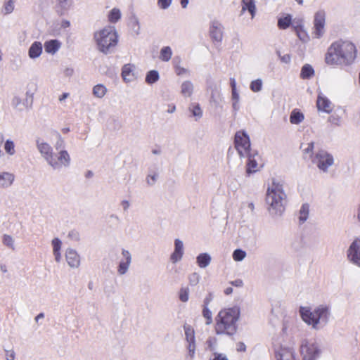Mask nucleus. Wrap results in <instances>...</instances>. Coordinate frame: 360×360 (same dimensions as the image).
I'll list each match as a JSON object with an SVG mask.
<instances>
[{
  "label": "nucleus",
  "mask_w": 360,
  "mask_h": 360,
  "mask_svg": "<svg viewBox=\"0 0 360 360\" xmlns=\"http://www.w3.org/2000/svg\"><path fill=\"white\" fill-rule=\"evenodd\" d=\"M357 50L355 44L349 40L339 39L333 42L325 56L328 65L349 66L356 58Z\"/></svg>",
  "instance_id": "1"
},
{
  "label": "nucleus",
  "mask_w": 360,
  "mask_h": 360,
  "mask_svg": "<svg viewBox=\"0 0 360 360\" xmlns=\"http://www.w3.org/2000/svg\"><path fill=\"white\" fill-rule=\"evenodd\" d=\"M299 314L302 320L312 329L319 330L329 322L331 316V307L327 304H321L311 307L301 306Z\"/></svg>",
  "instance_id": "2"
},
{
  "label": "nucleus",
  "mask_w": 360,
  "mask_h": 360,
  "mask_svg": "<svg viewBox=\"0 0 360 360\" xmlns=\"http://www.w3.org/2000/svg\"><path fill=\"white\" fill-rule=\"evenodd\" d=\"M240 317V308L238 306L221 309L215 317V333L217 335H233L237 332Z\"/></svg>",
  "instance_id": "3"
},
{
  "label": "nucleus",
  "mask_w": 360,
  "mask_h": 360,
  "mask_svg": "<svg viewBox=\"0 0 360 360\" xmlns=\"http://www.w3.org/2000/svg\"><path fill=\"white\" fill-rule=\"evenodd\" d=\"M286 194L283 184L274 179L266 193L267 210L272 217H280L285 211Z\"/></svg>",
  "instance_id": "4"
},
{
  "label": "nucleus",
  "mask_w": 360,
  "mask_h": 360,
  "mask_svg": "<svg viewBox=\"0 0 360 360\" xmlns=\"http://www.w3.org/2000/svg\"><path fill=\"white\" fill-rule=\"evenodd\" d=\"M93 40L97 50L108 55L115 49L119 41V34L115 26L108 25L96 30L93 34Z\"/></svg>",
  "instance_id": "5"
},
{
  "label": "nucleus",
  "mask_w": 360,
  "mask_h": 360,
  "mask_svg": "<svg viewBox=\"0 0 360 360\" xmlns=\"http://www.w3.org/2000/svg\"><path fill=\"white\" fill-rule=\"evenodd\" d=\"M300 352L302 360H318L322 354L321 347L318 342L307 339L302 340Z\"/></svg>",
  "instance_id": "6"
},
{
  "label": "nucleus",
  "mask_w": 360,
  "mask_h": 360,
  "mask_svg": "<svg viewBox=\"0 0 360 360\" xmlns=\"http://www.w3.org/2000/svg\"><path fill=\"white\" fill-rule=\"evenodd\" d=\"M47 165L56 171H60L63 168H68L71 164V158L66 150L53 153V155L47 161Z\"/></svg>",
  "instance_id": "7"
},
{
  "label": "nucleus",
  "mask_w": 360,
  "mask_h": 360,
  "mask_svg": "<svg viewBox=\"0 0 360 360\" xmlns=\"http://www.w3.org/2000/svg\"><path fill=\"white\" fill-rule=\"evenodd\" d=\"M312 162L323 172H327L334 164L333 156L325 150H319L311 159Z\"/></svg>",
  "instance_id": "8"
},
{
  "label": "nucleus",
  "mask_w": 360,
  "mask_h": 360,
  "mask_svg": "<svg viewBox=\"0 0 360 360\" xmlns=\"http://www.w3.org/2000/svg\"><path fill=\"white\" fill-rule=\"evenodd\" d=\"M186 341L184 360H194L196 354V343L194 330L191 326H184Z\"/></svg>",
  "instance_id": "9"
},
{
  "label": "nucleus",
  "mask_w": 360,
  "mask_h": 360,
  "mask_svg": "<svg viewBox=\"0 0 360 360\" xmlns=\"http://www.w3.org/2000/svg\"><path fill=\"white\" fill-rule=\"evenodd\" d=\"M235 147L240 157L248 155L250 153V140L248 134L242 130L235 134Z\"/></svg>",
  "instance_id": "10"
},
{
  "label": "nucleus",
  "mask_w": 360,
  "mask_h": 360,
  "mask_svg": "<svg viewBox=\"0 0 360 360\" xmlns=\"http://www.w3.org/2000/svg\"><path fill=\"white\" fill-rule=\"evenodd\" d=\"M326 12L323 10L318 11L314 18L312 37L315 39L321 38L325 34Z\"/></svg>",
  "instance_id": "11"
},
{
  "label": "nucleus",
  "mask_w": 360,
  "mask_h": 360,
  "mask_svg": "<svg viewBox=\"0 0 360 360\" xmlns=\"http://www.w3.org/2000/svg\"><path fill=\"white\" fill-rule=\"evenodd\" d=\"M347 260L360 269V238H356L347 250Z\"/></svg>",
  "instance_id": "12"
},
{
  "label": "nucleus",
  "mask_w": 360,
  "mask_h": 360,
  "mask_svg": "<svg viewBox=\"0 0 360 360\" xmlns=\"http://www.w3.org/2000/svg\"><path fill=\"white\" fill-rule=\"evenodd\" d=\"M274 356L276 360H298L294 347L285 345L275 347Z\"/></svg>",
  "instance_id": "13"
},
{
  "label": "nucleus",
  "mask_w": 360,
  "mask_h": 360,
  "mask_svg": "<svg viewBox=\"0 0 360 360\" xmlns=\"http://www.w3.org/2000/svg\"><path fill=\"white\" fill-rule=\"evenodd\" d=\"M33 102V94L30 91L26 92V98L22 100L19 96L15 95L11 100V105L13 108L22 111L32 107Z\"/></svg>",
  "instance_id": "14"
},
{
  "label": "nucleus",
  "mask_w": 360,
  "mask_h": 360,
  "mask_svg": "<svg viewBox=\"0 0 360 360\" xmlns=\"http://www.w3.org/2000/svg\"><path fill=\"white\" fill-rule=\"evenodd\" d=\"M297 321L294 317H285L282 323L281 333L289 337L293 335L297 330Z\"/></svg>",
  "instance_id": "15"
},
{
  "label": "nucleus",
  "mask_w": 360,
  "mask_h": 360,
  "mask_svg": "<svg viewBox=\"0 0 360 360\" xmlns=\"http://www.w3.org/2000/svg\"><path fill=\"white\" fill-rule=\"evenodd\" d=\"M36 147L41 156L47 162L54 153L53 147L48 142L40 138L36 140Z\"/></svg>",
  "instance_id": "16"
},
{
  "label": "nucleus",
  "mask_w": 360,
  "mask_h": 360,
  "mask_svg": "<svg viewBox=\"0 0 360 360\" xmlns=\"http://www.w3.org/2000/svg\"><path fill=\"white\" fill-rule=\"evenodd\" d=\"M184 255V245L181 240L176 238L174 243V250L170 255L169 259L172 264L180 262Z\"/></svg>",
  "instance_id": "17"
},
{
  "label": "nucleus",
  "mask_w": 360,
  "mask_h": 360,
  "mask_svg": "<svg viewBox=\"0 0 360 360\" xmlns=\"http://www.w3.org/2000/svg\"><path fill=\"white\" fill-rule=\"evenodd\" d=\"M316 106L318 110L326 113H330L333 108L332 102L321 91L318 94Z\"/></svg>",
  "instance_id": "18"
},
{
  "label": "nucleus",
  "mask_w": 360,
  "mask_h": 360,
  "mask_svg": "<svg viewBox=\"0 0 360 360\" xmlns=\"http://www.w3.org/2000/svg\"><path fill=\"white\" fill-rule=\"evenodd\" d=\"M65 256L66 262L70 268H79L81 264V257L75 249L68 248L65 250Z\"/></svg>",
  "instance_id": "19"
},
{
  "label": "nucleus",
  "mask_w": 360,
  "mask_h": 360,
  "mask_svg": "<svg viewBox=\"0 0 360 360\" xmlns=\"http://www.w3.org/2000/svg\"><path fill=\"white\" fill-rule=\"evenodd\" d=\"M136 67L133 64H125L122 68V77L124 82L131 83L137 78L136 73Z\"/></svg>",
  "instance_id": "20"
},
{
  "label": "nucleus",
  "mask_w": 360,
  "mask_h": 360,
  "mask_svg": "<svg viewBox=\"0 0 360 360\" xmlns=\"http://www.w3.org/2000/svg\"><path fill=\"white\" fill-rule=\"evenodd\" d=\"M223 25L217 20L211 22L210 34L211 38L217 42H220L223 38Z\"/></svg>",
  "instance_id": "21"
},
{
  "label": "nucleus",
  "mask_w": 360,
  "mask_h": 360,
  "mask_svg": "<svg viewBox=\"0 0 360 360\" xmlns=\"http://www.w3.org/2000/svg\"><path fill=\"white\" fill-rule=\"evenodd\" d=\"M73 4V0H56V11L60 15H65L72 8Z\"/></svg>",
  "instance_id": "22"
},
{
  "label": "nucleus",
  "mask_w": 360,
  "mask_h": 360,
  "mask_svg": "<svg viewBox=\"0 0 360 360\" xmlns=\"http://www.w3.org/2000/svg\"><path fill=\"white\" fill-rule=\"evenodd\" d=\"M43 46L40 41H34L28 50V56L32 60H35L40 57L42 53Z\"/></svg>",
  "instance_id": "23"
},
{
  "label": "nucleus",
  "mask_w": 360,
  "mask_h": 360,
  "mask_svg": "<svg viewBox=\"0 0 360 360\" xmlns=\"http://www.w3.org/2000/svg\"><path fill=\"white\" fill-rule=\"evenodd\" d=\"M248 11L253 19L256 15V1L255 0H241V12Z\"/></svg>",
  "instance_id": "24"
},
{
  "label": "nucleus",
  "mask_w": 360,
  "mask_h": 360,
  "mask_svg": "<svg viewBox=\"0 0 360 360\" xmlns=\"http://www.w3.org/2000/svg\"><path fill=\"white\" fill-rule=\"evenodd\" d=\"M15 176L8 172H0V188H9L13 183Z\"/></svg>",
  "instance_id": "25"
},
{
  "label": "nucleus",
  "mask_w": 360,
  "mask_h": 360,
  "mask_svg": "<svg viewBox=\"0 0 360 360\" xmlns=\"http://www.w3.org/2000/svg\"><path fill=\"white\" fill-rule=\"evenodd\" d=\"M61 47V42L58 39H51L45 41V51L51 55H54Z\"/></svg>",
  "instance_id": "26"
},
{
  "label": "nucleus",
  "mask_w": 360,
  "mask_h": 360,
  "mask_svg": "<svg viewBox=\"0 0 360 360\" xmlns=\"http://www.w3.org/2000/svg\"><path fill=\"white\" fill-rule=\"evenodd\" d=\"M194 91V85L191 80L184 81L180 86V93L184 98L191 97Z\"/></svg>",
  "instance_id": "27"
},
{
  "label": "nucleus",
  "mask_w": 360,
  "mask_h": 360,
  "mask_svg": "<svg viewBox=\"0 0 360 360\" xmlns=\"http://www.w3.org/2000/svg\"><path fill=\"white\" fill-rule=\"evenodd\" d=\"M212 262V257L207 252L200 253L196 257V264L198 266L200 269L207 268Z\"/></svg>",
  "instance_id": "28"
},
{
  "label": "nucleus",
  "mask_w": 360,
  "mask_h": 360,
  "mask_svg": "<svg viewBox=\"0 0 360 360\" xmlns=\"http://www.w3.org/2000/svg\"><path fill=\"white\" fill-rule=\"evenodd\" d=\"M304 120V115L300 109H293L290 115V122L292 124H300Z\"/></svg>",
  "instance_id": "29"
},
{
  "label": "nucleus",
  "mask_w": 360,
  "mask_h": 360,
  "mask_svg": "<svg viewBox=\"0 0 360 360\" xmlns=\"http://www.w3.org/2000/svg\"><path fill=\"white\" fill-rule=\"evenodd\" d=\"M51 245L53 246V254L55 260L57 262H60L62 258L60 253L62 242L58 238H55L52 240Z\"/></svg>",
  "instance_id": "30"
},
{
  "label": "nucleus",
  "mask_w": 360,
  "mask_h": 360,
  "mask_svg": "<svg viewBox=\"0 0 360 360\" xmlns=\"http://www.w3.org/2000/svg\"><path fill=\"white\" fill-rule=\"evenodd\" d=\"M129 25L133 36H139L141 33V25L139 18L136 15H132L129 19Z\"/></svg>",
  "instance_id": "31"
},
{
  "label": "nucleus",
  "mask_w": 360,
  "mask_h": 360,
  "mask_svg": "<svg viewBox=\"0 0 360 360\" xmlns=\"http://www.w3.org/2000/svg\"><path fill=\"white\" fill-rule=\"evenodd\" d=\"M343 115V110H335L331 115L329 116L328 121L334 126H340L342 122Z\"/></svg>",
  "instance_id": "32"
},
{
  "label": "nucleus",
  "mask_w": 360,
  "mask_h": 360,
  "mask_svg": "<svg viewBox=\"0 0 360 360\" xmlns=\"http://www.w3.org/2000/svg\"><path fill=\"white\" fill-rule=\"evenodd\" d=\"M245 157L248 158L246 169L247 174H250L256 172L258 169V164L257 160L255 159V157L252 155L250 153L248 155H245Z\"/></svg>",
  "instance_id": "33"
},
{
  "label": "nucleus",
  "mask_w": 360,
  "mask_h": 360,
  "mask_svg": "<svg viewBox=\"0 0 360 360\" xmlns=\"http://www.w3.org/2000/svg\"><path fill=\"white\" fill-rule=\"evenodd\" d=\"M122 18V13L120 8H113L111 9L108 14V20L109 22L115 24L117 23Z\"/></svg>",
  "instance_id": "34"
},
{
  "label": "nucleus",
  "mask_w": 360,
  "mask_h": 360,
  "mask_svg": "<svg viewBox=\"0 0 360 360\" xmlns=\"http://www.w3.org/2000/svg\"><path fill=\"white\" fill-rule=\"evenodd\" d=\"M173 52L169 46H163L160 51L159 58L161 61L168 62L171 60Z\"/></svg>",
  "instance_id": "35"
},
{
  "label": "nucleus",
  "mask_w": 360,
  "mask_h": 360,
  "mask_svg": "<svg viewBox=\"0 0 360 360\" xmlns=\"http://www.w3.org/2000/svg\"><path fill=\"white\" fill-rule=\"evenodd\" d=\"M314 75V70L309 64H305L301 69L300 77L303 79H310Z\"/></svg>",
  "instance_id": "36"
},
{
  "label": "nucleus",
  "mask_w": 360,
  "mask_h": 360,
  "mask_svg": "<svg viewBox=\"0 0 360 360\" xmlns=\"http://www.w3.org/2000/svg\"><path fill=\"white\" fill-rule=\"evenodd\" d=\"M188 110L191 115L198 120L202 117V110L198 103H192L189 105Z\"/></svg>",
  "instance_id": "37"
},
{
  "label": "nucleus",
  "mask_w": 360,
  "mask_h": 360,
  "mask_svg": "<svg viewBox=\"0 0 360 360\" xmlns=\"http://www.w3.org/2000/svg\"><path fill=\"white\" fill-rule=\"evenodd\" d=\"M107 91V88L105 85L98 84L93 87L92 94L95 97L98 98H102L106 94Z\"/></svg>",
  "instance_id": "38"
},
{
  "label": "nucleus",
  "mask_w": 360,
  "mask_h": 360,
  "mask_svg": "<svg viewBox=\"0 0 360 360\" xmlns=\"http://www.w3.org/2000/svg\"><path fill=\"white\" fill-rule=\"evenodd\" d=\"M231 101L233 110L236 112L240 109V95L237 90H231Z\"/></svg>",
  "instance_id": "39"
},
{
  "label": "nucleus",
  "mask_w": 360,
  "mask_h": 360,
  "mask_svg": "<svg viewBox=\"0 0 360 360\" xmlns=\"http://www.w3.org/2000/svg\"><path fill=\"white\" fill-rule=\"evenodd\" d=\"M160 79L159 72L157 70H150L146 76V82L148 84H153L157 82Z\"/></svg>",
  "instance_id": "40"
},
{
  "label": "nucleus",
  "mask_w": 360,
  "mask_h": 360,
  "mask_svg": "<svg viewBox=\"0 0 360 360\" xmlns=\"http://www.w3.org/2000/svg\"><path fill=\"white\" fill-rule=\"evenodd\" d=\"M4 148L7 155L13 156L15 154V145L11 139H6L5 141Z\"/></svg>",
  "instance_id": "41"
},
{
  "label": "nucleus",
  "mask_w": 360,
  "mask_h": 360,
  "mask_svg": "<svg viewBox=\"0 0 360 360\" xmlns=\"http://www.w3.org/2000/svg\"><path fill=\"white\" fill-rule=\"evenodd\" d=\"M190 289L188 286H181L179 290V299L182 302H187L189 300Z\"/></svg>",
  "instance_id": "42"
},
{
  "label": "nucleus",
  "mask_w": 360,
  "mask_h": 360,
  "mask_svg": "<svg viewBox=\"0 0 360 360\" xmlns=\"http://www.w3.org/2000/svg\"><path fill=\"white\" fill-rule=\"evenodd\" d=\"M15 0H6L2 8V13L4 15H8L13 13L15 8Z\"/></svg>",
  "instance_id": "43"
},
{
  "label": "nucleus",
  "mask_w": 360,
  "mask_h": 360,
  "mask_svg": "<svg viewBox=\"0 0 360 360\" xmlns=\"http://www.w3.org/2000/svg\"><path fill=\"white\" fill-rule=\"evenodd\" d=\"M309 205L307 204L302 205L299 212V221L300 224H302L307 221L309 217Z\"/></svg>",
  "instance_id": "44"
},
{
  "label": "nucleus",
  "mask_w": 360,
  "mask_h": 360,
  "mask_svg": "<svg viewBox=\"0 0 360 360\" xmlns=\"http://www.w3.org/2000/svg\"><path fill=\"white\" fill-rule=\"evenodd\" d=\"M292 20L290 15H287L285 17L280 18L278 20V27L280 29L285 30L289 27Z\"/></svg>",
  "instance_id": "45"
},
{
  "label": "nucleus",
  "mask_w": 360,
  "mask_h": 360,
  "mask_svg": "<svg viewBox=\"0 0 360 360\" xmlns=\"http://www.w3.org/2000/svg\"><path fill=\"white\" fill-rule=\"evenodd\" d=\"M2 243L8 248H9L12 250H15V240L11 236L8 235V234H4L2 238Z\"/></svg>",
  "instance_id": "46"
},
{
  "label": "nucleus",
  "mask_w": 360,
  "mask_h": 360,
  "mask_svg": "<svg viewBox=\"0 0 360 360\" xmlns=\"http://www.w3.org/2000/svg\"><path fill=\"white\" fill-rule=\"evenodd\" d=\"M263 86V81L262 79H257L252 80L250 84V89L254 93H257L262 91Z\"/></svg>",
  "instance_id": "47"
},
{
  "label": "nucleus",
  "mask_w": 360,
  "mask_h": 360,
  "mask_svg": "<svg viewBox=\"0 0 360 360\" xmlns=\"http://www.w3.org/2000/svg\"><path fill=\"white\" fill-rule=\"evenodd\" d=\"M206 349L216 353L215 351L217 349V340L214 337H210L205 342Z\"/></svg>",
  "instance_id": "48"
},
{
  "label": "nucleus",
  "mask_w": 360,
  "mask_h": 360,
  "mask_svg": "<svg viewBox=\"0 0 360 360\" xmlns=\"http://www.w3.org/2000/svg\"><path fill=\"white\" fill-rule=\"evenodd\" d=\"M202 314L206 320L205 323L207 325L212 323V313L208 306H202Z\"/></svg>",
  "instance_id": "49"
},
{
  "label": "nucleus",
  "mask_w": 360,
  "mask_h": 360,
  "mask_svg": "<svg viewBox=\"0 0 360 360\" xmlns=\"http://www.w3.org/2000/svg\"><path fill=\"white\" fill-rule=\"evenodd\" d=\"M57 140L54 147L57 151L65 150V141L59 133L56 134Z\"/></svg>",
  "instance_id": "50"
},
{
  "label": "nucleus",
  "mask_w": 360,
  "mask_h": 360,
  "mask_svg": "<svg viewBox=\"0 0 360 360\" xmlns=\"http://www.w3.org/2000/svg\"><path fill=\"white\" fill-rule=\"evenodd\" d=\"M246 255L245 251L241 249H236L233 251L232 257L234 261L240 262L245 258Z\"/></svg>",
  "instance_id": "51"
},
{
  "label": "nucleus",
  "mask_w": 360,
  "mask_h": 360,
  "mask_svg": "<svg viewBox=\"0 0 360 360\" xmlns=\"http://www.w3.org/2000/svg\"><path fill=\"white\" fill-rule=\"evenodd\" d=\"M130 266H131V264L119 262V264H118V266L117 268V274L120 276H123V275L126 274L128 272Z\"/></svg>",
  "instance_id": "52"
},
{
  "label": "nucleus",
  "mask_w": 360,
  "mask_h": 360,
  "mask_svg": "<svg viewBox=\"0 0 360 360\" xmlns=\"http://www.w3.org/2000/svg\"><path fill=\"white\" fill-rule=\"evenodd\" d=\"M188 283L191 286H195L200 280V276L197 272H193L188 276Z\"/></svg>",
  "instance_id": "53"
},
{
  "label": "nucleus",
  "mask_w": 360,
  "mask_h": 360,
  "mask_svg": "<svg viewBox=\"0 0 360 360\" xmlns=\"http://www.w3.org/2000/svg\"><path fill=\"white\" fill-rule=\"evenodd\" d=\"M121 255L122 258L120 259V262L131 264L132 256L129 250L126 249H122Z\"/></svg>",
  "instance_id": "54"
},
{
  "label": "nucleus",
  "mask_w": 360,
  "mask_h": 360,
  "mask_svg": "<svg viewBox=\"0 0 360 360\" xmlns=\"http://www.w3.org/2000/svg\"><path fill=\"white\" fill-rule=\"evenodd\" d=\"M296 32H297V37L302 41H303V42L309 41V37L307 32L302 27L297 28Z\"/></svg>",
  "instance_id": "55"
},
{
  "label": "nucleus",
  "mask_w": 360,
  "mask_h": 360,
  "mask_svg": "<svg viewBox=\"0 0 360 360\" xmlns=\"http://www.w3.org/2000/svg\"><path fill=\"white\" fill-rule=\"evenodd\" d=\"M158 173L153 172V173L148 174L146 180L148 185L152 186L155 184V182L158 180Z\"/></svg>",
  "instance_id": "56"
},
{
  "label": "nucleus",
  "mask_w": 360,
  "mask_h": 360,
  "mask_svg": "<svg viewBox=\"0 0 360 360\" xmlns=\"http://www.w3.org/2000/svg\"><path fill=\"white\" fill-rule=\"evenodd\" d=\"M174 72L177 76H189L191 75V70L183 66L177 67Z\"/></svg>",
  "instance_id": "57"
},
{
  "label": "nucleus",
  "mask_w": 360,
  "mask_h": 360,
  "mask_svg": "<svg viewBox=\"0 0 360 360\" xmlns=\"http://www.w3.org/2000/svg\"><path fill=\"white\" fill-rule=\"evenodd\" d=\"M172 0H158L157 4L158 6L162 9H167L172 4Z\"/></svg>",
  "instance_id": "58"
},
{
  "label": "nucleus",
  "mask_w": 360,
  "mask_h": 360,
  "mask_svg": "<svg viewBox=\"0 0 360 360\" xmlns=\"http://www.w3.org/2000/svg\"><path fill=\"white\" fill-rule=\"evenodd\" d=\"M68 237L73 241H78L80 239L79 233L76 230H72L68 233Z\"/></svg>",
  "instance_id": "59"
},
{
  "label": "nucleus",
  "mask_w": 360,
  "mask_h": 360,
  "mask_svg": "<svg viewBox=\"0 0 360 360\" xmlns=\"http://www.w3.org/2000/svg\"><path fill=\"white\" fill-rule=\"evenodd\" d=\"M214 297V292H209L203 300V305L202 306H208L209 307L210 304L212 302Z\"/></svg>",
  "instance_id": "60"
},
{
  "label": "nucleus",
  "mask_w": 360,
  "mask_h": 360,
  "mask_svg": "<svg viewBox=\"0 0 360 360\" xmlns=\"http://www.w3.org/2000/svg\"><path fill=\"white\" fill-rule=\"evenodd\" d=\"M5 358L6 360H15V352L13 349H5Z\"/></svg>",
  "instance_id": "61"
},
{
  "label": "nucleus",
  "mask_w": 360,
  "mask_h": 360,
  "mask_svg": "<svg viewBox=\"0 0 360 360\" xmlns=\"http://www.w3.org/2000/svg\"><path fill=\"white\" fill-rule=\"evenodd\" d=\"M181 62H182V60L180 56H175L173 58L172 65H173V68L174 70L176 69L177 67L179 68V67L181 66Z\"/></svg>",
  "instance_id": "62"
},
{
  "label": "nucleus",
  "mask_w": 360,
  "mask_h": 360,
  "mask_svg": "<svg viewBox=\"0 0 360 360\" xmlns=\"http://www.w3.org/2000/svg\"><path fill=\"white\" fill-rule=\"evenodd\" d=\"M236 350L238 352H245L246 351V345L243 342H239L236 344Z\"/></svg>",
  "instance_id": "63"
},
{
  "label": "nucleus",
  "mask_w": 360,
  "mask_h": 360,
  "mask_svg": "<svg viewBox=\"0 0 360 360\" xmlns=\"http://www.w3.org/2000/svg\"><path fill=\"white\" fill-rule=\"evenodd\" d=\"M212 360H228V359L224 354L214 353V357Z\"/></svg>",
  "instance_id": "64"
}]
</instances>
